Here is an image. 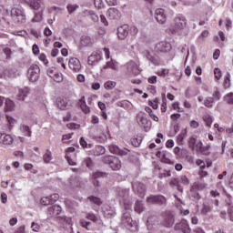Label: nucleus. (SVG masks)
Wrapping results in <instances>:
<instances>
[{
	"mask_svg": "<svg viewBox=\"0 0 233 233\" xmlns=\"http://www.w3.org/2000/svg\"><path fill=\"white\" fill-rule=\"evenodd\" d=\"M90 136L95 141H97L98 143H105L108 137H110V133L103 130V126H96L93 127L90 131Z\"/></svg>",
	"mask_w": 233,
	"mask_h": 233,
	"instance_id": "obj_1",
	"label": "nucleus"
},
{
	"mask_svg": "<svg viewBox=\"0 0 233 233\" xmlns=\"http://www.w3.org/2000/svg\"><path fill=\"white\" fill-rule=\"evenodd\" d=\"M11 17L14 23H26V14H25V10L19 7H14L11 10Z\"/></svg>",
	"mask_w": 233,
	"mask_h": 233,
	"instance_id": "obj_2",
	"label": "nucleus"
},
{
	"mask_svg": "<svg viewBox=\"0 0 233 233\" xmlns=\"http://www.w3.org/2000/svg\"><path fill=\"white\" fill-rule=\"evenodd\" d=\"M41 76V68H39V66L33 64L31 65L27 69V79L31 83H36V81H39V77Z\"/></svg>",
	"mask_w": 233,
	"mask_h": 233,
	"instance_id": "obj_3",
	"label": "nucleus"
},
{
	"mask_svg": "<svg viewBox=\"0 0 233 233\" xmlns=\"http://www.w3.org/2000/svg\"><path fill=\"white\" fill-rule=\"evenodd\" d=\"M131 207H132V205H130V204H127V206H125L126 211L123 213V216H122V225L128 230H130L132 228V227H134V225H136V222H134V220H132L130 211H128V210H130Z\"/></svg>",
	"mask_w": 233,
	"mask_h": 233,
	"instance_id": "obj_4",
	"label": "nucleus"
},
{
	"mask_svg": "<svg viewBox=\"0 0 233 233\" xmlns=\"http://www.w3.org/2000/svg\"><path fill=\"white\" fill-rule=\"evenodd\" d=\"M103 163L109 165L112 170H119L121 168V160L114 156H106L102 159Z\"/></svg>",
	"mask_w": 233,
	"mask_h": 233,
	"instance_id": "obj_5",
	"label": "nucleus"
},
{
	"mask_svg": "<svg viewBox=\"0 0 233 233\" xmlns=\"http://www.w3.org/2000/svg\"><path fill=\"white\" fill-rule=\"evenodd\" d=\"M137 121L140 127H143L145 132H148V130H150L152 122L147 118V114L140 112L138 115H137Z\"/></svg>",
	"mask_w": 233,
	"mask_h": 233,
	"instance_id": "obj_6",
	"label": "nucleus"
},
{
	"mask_svg": "<svg viewBox=\"0 0 233 233\" xmlns=\"http://www.w3.org/2000/svg\"><path fill=\"white\" fill-rule=\"evenodd\" d=\"M133 192L138 196V198H145L147 194V186L141 182L134 181L132 182Z\"/></svg>",
	"mask_w": 233,
	"mask_h": 233,
	"instance_id": "obj_7",
	"label": "nucleus"
},
{
	"mask_svg": "<svg viewBox=\"0 0 233 233\" xmlns=\"http://www.w3.org/2000/svg\"><path fill=\"white\" fill-rule=\"evenodd\" d=\"M170 50H172V44L169 42L162 41L157 43L155 46V52H157V54H168Z\"/></svg>",
	"mask_w": 233,
	"mask_h": 233,
	"instance_id": "obj_8",
	"label": "nucleus"
},
{
	"mask_svg": "<svg viewBox=\"0 0 233 233\" xmlns=\"http://www.w3.org/2000/svg\"><path fill=\"white\" fill-rule=\"evenodd\" d=\"M175 222L176 218H174V214H172L171 212H167L164 216L162 225L163 227H166V228H170Z\"/></svg>",
	"mask_w": 233,
	"mask_h": 233,
	"instance_id": "obj_9",
	"label": "nucleus"
},
{
	"mask_svg": "<svg viewBox=\"0 0 233 233\" xmlns=\"http://www.w3.org/2000/svg\"><path fill=\"white\" fill-rule=\"evenodd\" d=\"M106 15L108 19L119 21L121 19V11L116 7H110L106 12Z\"/></svg>",
	"mask_w": 233,
	"mask_h": 233,
	"instance_id": "obj_10",
	"label": "nucleus"
},
{
	"mask_svg": "<svg viewBox=\"0 0 233 233\" xmlns=\"http://www.w3.org/2000/svg\"><path fill=\"white\" fill-rule=\"evenodd\" d=\"M155 19L159 25H165L167 23V14H165V9H157L155 12Z\"/></svg>",
	"mask_w": 233,
	"mask_h": 233,
	"instance_id": "obj_11",
	"label": "nucleus"
},
{
	"mask_svg": "<svg viewBox=\"0 0 233 233\" xmlns=\"http://www.w3.org/2000/svg\"><path fill=\"white\" fill-rule=\"evenodd\" d=\"M187 28V18L179 15L175 18V30H185Z\"/></svg>",
	"mask_w": 233,
	"mask_h": 233,
	"instance_id": "obj_12",
	"label": "nucleus"
},
{
	"mask_svg": "<svg viewBox=\"0 0 233 233\" xmlns=\"http://www.w3.org/2000/svg\"><path fill=\"white\" fill-rule=\"evenodd\" d=\"M175 230H181L183 233H190L192 229H190V226H188V221L186 219H182L179 223L175 225Z\"/></svg>",
	"mask_w": 233,
	"mask_h": 233,
	"instance_id": "obj_13",
	"label": "nucleus"
},
{
	"mask_svg": "<svg viewBox=\"0 0 233 233\" xmlns=\"http://www.w3.org/2000/svg\"><path fill=\"white\" fill-rule=\"evenodd\" d=\"M147 201V203H156L157 205H167V198L163 195L148 197Z\"/></svg>",
	"mask_w": 233,
	"mask_h": 233,
	"instance_id": "obj_14",
	"label": "nucleus"
},
{
	"mask_svg": "<svg viewBox=\"0 0 233 233\" xmlns=\"http://www.w3.org/2000/svg\"><path fill=\"white\" fill-rule=\"evenodd\" d=\"M128 194H130V189H123L121 187L116 188V197L118 198L119 201H122L127 207V198H128Z\"/></svg>",
	"mask_w": 233,
	"mask_h": 233,
	"instance_id": "obj_15",
	"label": "nucleus"
},
{
	"mask_svg": "<svg viewBox=\"0 0 233 233\" xmlns=\"http://www.w3.org/2000/svg\"><path fill=\"white\" fill-rule=\"evenodd\" d=\"M56 106L60 110H68L70 109V106H72L70 102L66 98L63 97H58L56 99Z\"/></svg>",
	"mask_w": 233,
	"mask_h": 233,
	"instance_id": "obj_16",
	"label": "nucleus"
},
{
	"mask_svg": "<svg viewBox=\"0 0 233 233\" xmlns=\"http://www.w3.org/2000/svg\"><path fill=\"white\" fill-rule=\"evenodd\" d=\"M105 173L103 172H95L92 175V181H93V185L94 187H96V188H100L101 187V178L104 177Z\"/></svg>",
	"mask_w": 233,
	"mask_h": 233,
	"instance_id": "obj_17",
	"label": "nucleus"
},
{
	"mask_svg": "<svg viewBox=\"0 0 233 233\" xmlns=\"http://www.w3.org/2000/svg\"><path fill=\"white\" fill-rule=\"evenodd\" d=\"M128 32H129L128 25H123L120 27H118L117 28L118 39H121L122 41L124 39H127V37L128 36Z\"/></svg>",
	"mask_w": 233,
	"mask_h": 233,
	"instance_id": "obj_18",
	"label": "nucleus"
},
{
	"mask_svg": "<svg viewBox=\"0 0 233 233\" xmlns=\"http://www.w3.org/2000/svg\"><path fill=\"white\" fill-rule=\"evenodd\" d=\"M68 66L73 72H80L81 70V62L77 58H71L68 62Z\"/></svg>",
	"mask_w": 233,
	"mask_h": 233,
	"instance_id": "obj_19",
	"label": "nucleus"
},
{
	"mask_svg": "<svg viewBox=\"0 0 233 233\" xmlns=\"http://www.w3.org/2000/svg\"><path fill=\"white\" fill-rule=\"evenodd\" d=\"M61 207L58 205H54L48 208L47 214L49 218H56V216H59L61 214Z\"/></svg>",
	"mask_w": 233,
	"mask_h": 233,
	"instance_id": "obj_20",
	"label": "nucleus"
},
{
	"mask_svg": "<svg viewBox=\"0 0 233 233\" xmlns=\"http://www.w3.org/2000/svg\"><path fill=\"white\" fill-rule=\"evenodd\" d=\"M127 70L130 72V74H133V76H139V74H141V70H139L137 64H136L134 61H130L127 64Z\"/></svg>",
	"mask_w": 233,
	"mask_h": 233,
	"instance_id": "obj_21",
	"label": "nucleus"
},
{
	"mask_svg": "<svg viewBox=\"0 0 233 233\" xmlns=\"http://www.w3.org/2000/svg\"><path fill=\"white\" fill-rule=\"evenodd\" d=\"M0 143L2 145H12L14 143V137L5 133H0Z\"/></svg>",
	"mask_w": 233,
	"mask_h": 233,
	"instance_id": "obj_22",
	"label": "nucleus"
},
{
	"mask_svg": "<svg viewBox=\"0 0 233 233\" xmlns=\"http://www.w3.org/2000/svg\"><path fill=\"white\" fill-rule=\"evenodd\" d=\"M102 56L99 53H93L91 56L87 58V64L94 66L96 63H98V61H101Z\"/></svg>",
	"mask_w": 233,
	"mask_h": 233,
	"instance_id": "obj_23",
	"label": "nucleus"
},
{
	"mask_svg": "<svg viewBox=\"0 0 233 233\" xmlns=\"http://www.w3.org/2000/svg\"><path fill=\"white\" fill-rule=\"evenodd\" d=\"M5 112H14L15 110V104L14 101L8 98H5Z\"/></svg>",
	"mask_w": 233,
	"mask_h": 233,
	"instance_id": "obj_24",
	"label": "nucleus"
},
{
	"mask_svg": "<svg viewBox=\"0 0 233 233\" xmlns=\"http://www.w3.org/2000/svg\"><path fill=\"white\" fill-rule=\"evenodd\" d=\"M78 105H79L82 112H84V114H90V107L88 106H86V102L85 101V96H82L78 100Z\"/></svg>",
	"mask_w": 233,
	"mask_h": 233,
	"instance_id": "obj_25",
	"label": "nucleus"
},
{
	"mask_svg": "<svg viewBox=\"0 0 233 233\" xmlns=\"http://www.w3.org/2000/svg\"><path fill=\"white\" fill-rule=\"evenodd\" d=\"M188 145L192 148V150H196V147H198V148H203V142L199 141L198 143V140L194 137H191L189 138Z\"/></svg>",
	"mask_w": 233,
	"mask_h": 233,
	"instance_id": "obj_26",
	"label": "nucleus"
},
{
	"mask_svg": "<svg viewBox=\"0 0 233 233\" xmlns=\"http://www.w3.org/2000/svg\"><path fill=\"white\" fill-rule=\"evenodd\" d=\"M29 6H31V8H33V10H40L41 12H43V10H45V5L43 4V1H41V0H35L34 2L31 3V5Z\"/></svg>",
	"mask_w": 233,
	"mask_h": 233,
	"instance_id": "obj_27",
	"label": "nucleus"
},
{
	"mask_svg": "<svg viewBox=\"0 0 233 233\" xmlns=\"http://www.w3.org/2000/svg\"><path fill=\"white\" fill-rule=\"evenodd\" d=\"M105 152H106V149H105V147H103V146H96L90 151L92 156H96V157L103 156V154H105Z\"/></svg>",
	"mask_w": 233,
	"mask_h": 233,
	"instance_id": "obj_28",
	"label": "nucleus"
},
{
	"mask_svg": "<svg viewBox=\"0 0 233 233\" xmlns=\"http://www.w3.org/2000/svg\"><path fill=\"white\" fill-rule=\"evenodd\" d=\"M28 96V87L24 89H19L18 94L16 95V99L18 101H25V97Z\"/></svg>",
	"mask_w": 233,
	"mask_h": 233,
	"instance_id": "obj_29",
	"label": "nucleus"
},
{
	"mask_svg": "<svg viewBox=\"0 0 233 233\" xmlns=\"http://www.w3.org/2000/svg\"><path fill=\"white\" fill-rule=\"evenodd\" d=\"M201 197H199V193H198V190H196L193 187H191L190 191H189V198L191 199V201H199Z\"/></svg>",
	"mask_w": 233,
	"mask_h": 233,
	"instance_id": "obj_30",
	"label": "nucleus"
},
{
	"mask_svg": "<svg viewBox=\"0 0 233 233\" xmlns=\"http://www.w3.org/2000/svg\"><path fill=\"white\" fill-rule=\"evenodd\" d=\"M84 14L85 15H88L94 23H97V21H99V16L93 10H86Z\"/></svg>",
	"mask_w": 233,
	"mask_h": 233,
	"instance_id": "obj_31",
	"label": "nucleus"
},
{
	"mask_svg": "<svg viewBox=\"0 0 233 233\" xmlns=\"http://www.w3.org/2000/svg\"><path fill=\"white\" fill-rule=\"evenodd\" d=\"M147 61H150V63H152L153 65H155V66H159V65H161V60H159V58L153 56L150 54H147L146 56Z\"/></svg>",
	"mask_w": 233,
	"mask_h": 233,
	"instance_id": "obj_32",
	"label": "nucleus"
},
{
	"mask_svg": "<svg viewBox=\"0 0 233 233\" xmlns=\"http://www.w3.org/2000/svg\"><path fill=\"white\" fill-rule=\"evenodd\" d=\"M21 132H23L24 136H27V137H32V130L30 129V127L26 125H22L20 127Z\"/></svg>",
	"mask_w": 233,
	"mask_h": 233,
	"instance_id": "obj_33",
	"label": "nucleus"
},
{
	"mask_svg": "<svg viewBox=\"0 0 233 233\" xmlns=\"http://www.w3.org/2000/svg\"><path fill=\"white\" fill-rule=\"evenodd\" d=\"M5 77H17V70L15 67H8L5 71Z\"/></svg>",
	"mask_w": 233,
	"mask_h": 233,
	"instance_id": "obj_34",
	"label": "nucleus"
},
{
	"mask_svg": "<svg viewBox=\"0 0 233 233\" xmlns=\"http://www.w3.org/2000/svg\"><path fill=\"white\" fill-rule=\"evenodd\" d=\"M81 45L83 46H90V45H92V38H90V36L87 35H83L81 37Z\"/></svg>",
	"mask_w": 233,
	"mask_h": 233,
	"instance_id": "obj_35",
	"label": "nucleus"
},
{
	"mask_svg": "<svg viewBox=\"0 0 233 233\" xmlns=\"http://www.w3.org/2000/svg\"><path fill=\"white\" fill-rule=\"evenodd\" d=\"M145 210V208L143 207V202L140 200H137L135 203V212H137V214H141Z\"/></svg>",
	"mask_w": 233,
	"mask_h": 233,
	"instance_id": "obj_36",
	"label": "nucleus"
},
{
	"mask_svg": "<svg viewBox=\"0 0 233 233\" xmlns=\"http://www.w3.org/2000/svg\"><path fill=\"white\" fill-rule=\"evenodd\" d=\"M143 141V137H134L131 138V145L133 147H139Z\"/></svg>",
	"mask_w": 233,
	"mask_h": 233,
	"instance_id": "obj_37",
	"label": "nucleus"
},
{
	"mask_svg": "<svg viewBox=\"0 0 233 233\" xmlns=\"http://www.w3.org/2000/svg\"><path fill=\"white\" fill-rule=\"evenodd\" d=\"M87 199L91 202L94 203L95 205H97L98 207H101L103 205V202L101 201V198L94 196H90L87 198Z\"/></svg>",
	"mask_w": 233,
	"mask_h": 233,
	"instance_id": "obj_38",
	"label": "nucleus"
},
{
	"mask_svg": "<svg viewBox=\"0 0 233 233\" xmlns=\"http://www.w3.org/2000/svg\"><path fill=\"white\" fill-rule=\"evenodd\" d=\"M53 80L56 83H63V74L56 71V73H55V76H53Z\"/></svg>",
	"mask_w": 233,
	"mask_h": 233,
	"instance_id": "obj_39",
	"label": "nucleus"
},
{
	"mask_svg": "<svg viewBox=\"0 0 233 233\" xmlns=\"http://www.w3.org/2000/svg\"><path fill=\"white\" fill-rule=\"evenodd\" d=\"M205 123H206V127H210L212 123H213V119H212V116L210 115H205L204 117H203Z\"/></svg>",
	"mask_w": 233,
	"mask_h": 233,
	"instance_id": "obj_40",
	"label": "nucleus"
},
{
	"mask_svg": "<svg viewBox=\"0 0 233 233\" xmlns=\"http://www.w3.org/2000/svg\"><path fill=\"white\" fill-rule=\"evenodd\" d=\"M43 160L45 163H50V161H52V152H50V150H47L43 156Z\"/></svg>",
	"mask_w": 233,
	"mask_h": 233,
	"instance_id": "obj_41",
	"label": "nucleus"
},
{
	"mask_svg": "<svg viewBox=\"0 0 233 233\" xmlns=\"http://www.w3.org/2000/svg\"><path fill=\"white\" fill-rule=\"evenodd\" d=\"M212 103H214V97L208 96V97L204 100V105H205V106H207L208 108H212Z\"/></svg>",
	"mask_w": 233,
	"mask_h": 233,
	"instance_id": "obj_42",
	"label": "nucleus"
},
{
	"mask_svg": "<svg viewBox=\"0 0 233 233\" xmlns=\"http://www.w3.org/2000/svg\"><path fill=\"white\" fill-rule=\"evenodd\" d=\"M80 145L81 147H83V148H92V147H94V145L92 144H88L86 142V140H85V137H80Z\"/></svg>",
	"mask_w": 233,
	"mask_h": 233,
	"instance_id": "obj_43",
	"label": "nucleus"
},
{
	"mask_svg": "<svg viewBox=\"0 0 233 233\" xmlns=\"http://www.w3.org/2000/svg\"><path fill=\"white\" fill-rule=\"evenodd\" d=\"M104 86H105L106 90H112L113 88H116V82L107 81L104 84Z\"/></svg>",
	"mask_w": 233,
	"mask_h": 233,
	"instance_id": "obj_44",
	"label": "nucleus"
},
{
	"mask_svg": "<svg viewBox=\"0 0 233 233\" xmlns=\"http://www.w3.org/2000/svg\"><path fill=\"white\" fill-rule=\"evenodd\" d=\"M66 8H67V12L69 14H74L76 12V10L77 8H79V5L69 4V5H67Z\"/></svg>",
	"mask_w": 233,
	"mask_h": 233,
	"instance_id": "obj_45",
	"label": "nucleus"
},
{
	"mask_svg": "<svg viewBox=\"0 0 233 233\" xmlns=\"http://www.w3.org/2000/svg\"><path fill=\"white\" fill-rule=\"evenodd\" d=\"M43 19V12L39 11L35 13V17L33 18V23H39Z\"/></svg>",
	"mask_w": 233,
	"mask_h": 233,
	"instance_id": "obj_46",
	"label": "nucleus"
},
{
	"mask_svg": "<svg viewBox=\"0 0 233 233\" xmlns=\"http://www.w3.org/2000/svg\"><path fill=\"white\" fill-rule=\"evenodd\" d=\"M224 101L228 103V105H233V93H229L224 96Z\"/></svg>",
	"mask_w": 233,
	"mask_h": 233,
	"instance_id": "obj_47",
	"label": "nucleus"
},
{
	"mask_svg": "<svg viewBox=\"0 0 233 233\" xmlns=\"http://www.w3.org/2000/svg\"><path fill=\"white\" fill-rule=\"evenodd\" d=\"M80 225L83 227V228H86V230H90V226L92 225V222H88L85 219H80Z\"/></svg>",
	"mask_w": 233,
	"mask_h": 233,
	"instance_id": "obj_48",
	"label": "nucleus"
},
{
	"mask_svg": "<svg viewBox=\"0 0 233 233\" xmlns=\"http://www.w3.org/2000/svg\"><path fill=\"white\" fill-rule=\"evenodd\" d=\"M3 52L5 55L6 59H12V49H10V47L4 48Z\"/></svg>",
	"mask_w": 233,
	"mask_h": 233,
	"instance_id": "obj_49",
	"label": "nucleus"
},
{
	"mask_svg": "<svg viewBox=\"0 0 233 233\" xmlns=\"http://www.w3.org/2000/svg\"><path fill=\"white\" fill-rule=\"evenodd\" d=\"M86 218L89 221H93V223L97 222V217L94 213H87Z\"/></svg>",
	"mask_w": 233,
	"mask_h": 233,
	"instance_id": "obj_50",
	"label": "nucleus"
},
{
	"mask_svg": "<svg viewBox=\"0 0 233 233\" xmlns=\"http://www.w3.org/2000/svg\"><path fill=\"white\" fill-rule=\"evenodd\" d=\"M109 151L111 152V154H119V147L116 146V145H110L109 146Z\"/></svg>",
	"mask_w": 233,
	"mask_h": 233,
	"instance_id": "obj_51",
	"label": "nucleus"
},
{
	"mask_svg": "<svg viewBox=\"0 0 233 233\" xmlns=\"http://www.w3.org/2000/svg\"><path fill=\"white\" fill-rule=\"evenodd\" d=\"M84 163L87 168H92L94 167V162L92 161V158L86 157L84 159Z\"/></svg>",
	"mask_w": 233,
	"mask_h": 233,
	"instance_id": "obj_52",
	"label": "nucleus"
},
{
	"mask_svg": "<svg viewBox=\"0 0 233 233\" xmlns=\"http://www.w3.org/2000/svg\"><path fill=\"white\" fill-rule=\"evenodd\" d=\"M56 72H57V69H56L55 67H51L47 69V76L51 77V79H53Z\"/></svg>",
	"mask_w": 233,
	"mask_h": 233,
	"instance_id": "obj_53",
	"label": "nucleus"
},
{
	"mask_svg": "<svg viewBox=\"0 0 233 233\" xmlns=\"http://www.w3.org/2000/svg\"><path fill=\"white\" fill-rule=\"evenodd\" d=\"M94 5L96 8L101 9L103 6H105V4H103V0H94Z\"/></svg>",
	"mask_w": 233,
	"mask_h": 233,
	"instance_id": "obj_54",
	"label": "nucleus"
},
{
	"mask_svg": "<svg viewBox=\"0 0 233 233\" xmlns=\"http://www.w3.org/2000/svg\"><path fill=\"white\" fill-rule=\"evenodd\" d=\"M139 32V29H137V27H136V26H131L130 28H129V34H130V35H137V33Z\"/></svg>",
	"mask_w": 233,
	"mask_h": 233,
	"instance_id": "obj_55",
	"label": "nucleus"
},
{
	"mask_svg": "<svg viewBox=\"0 0 233 233\" xmlns=\"http://www.w3.org/2000/svg\"><path fill=\"white\" fill-rule=\"evenodd\" d=\"M130 105L132 104L128 100H123L121 102H118V106H123V108H127V106H130Z\"/></svg>",
	"mask_w": 233,
	"mask_h": 233,
	"instance_id": "obj_56",
	"label": "nucleus"
},
{
	"mask_svg": "<svg viewBox=\"0 0 233 233\" xmlns=\"http://www.w3.org/2000/svg\"><path fill=\"white\" fill-rule=\"evenodd\" d=\"M210 210H212V208L207 204L203 205V208H202V214H208V212H210Z\"/></svg>",
	"mask_w": 233,
	"mask_h": 233,
	"instance_id": "obj_57",
	"label": "nucleus"
},
{
	"mask_svg": "<svg viewBox=\"0 0 233 233\" xmlns=\"http://www.w3.org/2000/svg\"><path fill=\"white\" fill-rule=\"evenodd\" d=\"M31 228L34 230V232H39L41 229V226L35 222H33L31 225Z\"/></svg>",
	"mask_w": 233,
	"mask_h": 233,
	"instance_id": "obj_58",
	"label": "nucleus"
},
{
	"mask_svg": "<svg viewBox=\"0 0 233 233\" xmlns=\"http://www.w3.org/2000/svg\"><path fill=\"white\" fill-rule=\"evenodd\" d=\"M169 185L170 187H177V185H179V178H172Z\"/></svg>",
	"mask_w": 233,
	"mask_h": 233,
	"instance_id": "obj_59",
	"label": "nucleus"
},
{
	"mask_svg": "<svg viewBox=\"0 0 233 233\" xmlns=\"http://www.w3.org/2000/svg\"><path fill=\"white\" fill-rule=\"evenodd\" d=\"M50 203H52V202L50 201L49 197H46L41 199V205L46 206V205H50Z\"/></svg>",
	"mask_w": 233,
	"mask_h": 233,
	"instance_id": "obj_60",
	"label": "nucleus"
},
{
	"mask_svg": "<svg viewBox=\"0 0 233 233\" xmlns=\"http://www.w3.org/2000/svg\"><path fill=\"white\" fill-rule=\"evenodd\" d=\"M66 127L70 130H76V129L79 128V125H77L76 123L67 124Z\"/></svg>",
	"mask_w": 233,
	"mask_h": 233,
	"instance_id": "obj_61",
	"label": "nucleus"
},
{
	"mask_svg": "<svg viewBox=\"0 0 233 233\" xmlns=\"http://www.w3.org/2000/svg\"><path fill=\"white\" fill-rule=\"evenodd\" d=\"M157 76H160V77H165L167 74H168V69H162L160 71L157 72Z\"/></svg>",
	"mask_w": 233,
	"mask_h": 233,
	"instance_id": "obj_62",
	"label": "nucleus"
},
{
	"mask_svg": "<svg viewBox=\"0 0 233 233\" xmlns=\"http://www.w3.org/2000/svg\"><path fill=\"white\" fill-rule=\"evenodd\" d=\"M214 75L216 79L219 80L221 77V70L219 68H215Z\"/></svg>",
	"mask_w": 233,
	"mask_h": 233,
	"instance_id": "obj_63",
	"label": "nucleus"
},
{
	"mask_svg": "<svg viewBox=\"0 0 233 233\" xmlns=\"http://www.w3.org/2000/svg\"><path fill=\"white\" fill-rule=\"evenodd\" d=\"M39 59L44 63V65H48V59H46V55L41 54L39 56Z\"/></svg>",
	"mask_w": 233,
	"mask_h": 233,
	"instance_id": "obj_64",
	"label": "nucleus"
}]
</instances>
